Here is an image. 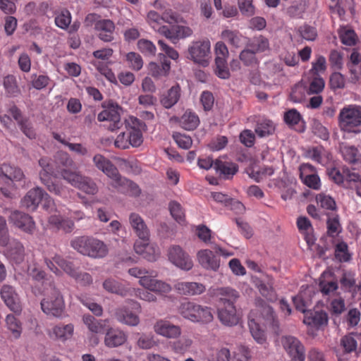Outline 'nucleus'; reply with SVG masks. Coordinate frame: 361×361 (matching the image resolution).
I'll return each mask as SVG.
<instances>
[{
	"instance_id": "ddd939ff",
	"label": "nucleus",
	"mask_w": 361,
	"mask_h": 361,
	"mask_svg": "<svg viewBox=\"0 0 361 361\" xmlns=\"http://www.w3.org/2000/svg\"><path fill=\"white\" fill-rule=\"evenodd\" d=\"M44 261L47 267L56 275H61L60 269L69 275L74 268L72 262L66 261L58 254L49 255L45 257Z\"/></svg>"
},
{
	"instance_id": "f257e3e1",
	"label": "nucleus",
	"mask_w": 361,
	"mask_h": 361,
	"mask_svg": "<svg viewBox=\"0 0 361 361\" xmlns=\"http://www.w3.org/2000/svg\"><path fill=\"white\" fill-rule=\"evenodd\" d=\"M275 316L271 307L264 301H259L248 315V326L253 338L259 344L266 341V336L261 324L274 325Z\"/></svg>"
},
{
	"instance_id": "a18cd8bd",
	"label": "nucleus",
	"mask_w": 361,
	"mask_h": 361,
	"mask_svg": "<svg viewBox=\"0 0 361 361\" xmlns=\"http://www.w3.org/2000/svg\"><path fill=\"white\" fill-rule=\"evenodd\" d=\"M104 288L112 293H116L122 296H126L129 289L125 288L121 283L113 279H107L103 283Z\"/></svg>"
},
{
	"instance_id": "a211bd4d",
	"label": "nucleus",
	"mask_w": 361,
	"mask_h": 361,
	"mask_svg": "<svg viewBox=\"0 0 361 361\" xmlns=\"http://www.w3.org/2000/svg\"><path fill=\"white\" fill-rule=\"evenodd\" d=\"M128 339L127 334L119 329L109 327L106 329L104 343L109 348H115L123 345Z\"/></svg>"
},
{
	"instance_id": "0e129e2a",
	"label": "nucleus",
	"mask_w": 361,
	"mask_h": 361,
	"mask_svg": "<svg viewBox=\"0 0 361 361\" xmlns=\"http://www.w3.org/2000/svg\"><path fill=\"white\" fill-rule=\"evenodd\" d=\"M69 276L73 278L77 283L81 284L82 286L90 285L92 283V278L90 274L87 272L78 271L75 267Z\"/></svg>"
},
{
	"instance_id": "f03ea898",
	"label": "nucleus",
	"mask_w": 361,
	"mask_h": 361,
	"mask_svg": "<svg viewBox=\"0 0 361 361\" xmlns=\"http://www.w3.org/2000/svg\"><path fill=\"white\" fill-rule=\"evenodd\" d=\"M214 295L219 298L223 305L218 310V317L221 322L226 326L236 325L239 322V317L236 313L234 303L239 295L233 288L225 287L215 290Z\"/></svg>"
},
{
	"instance_id": "2f4dec72",
	"label": "nucleus",
	"mask_w": 361,
	"mask_h": 361,
	"mask_svg": "<svg viewBox=\"0 0 361 361\" xmlns=\"http://www.w3.org/2000/svg\"><path fill=\"white\" fill-rule=\"evenodd\" d=\"M115 317L121 324L135 326L140 323L138 315L132 312L126 307H121L116 310Z\"/></svg>"
},
{
	"instance_id": "338daca9",
	"label": "nucleus",
	"mask_w": 361,
	"mask_h": 361,
	"mask_svg": "<svg viewBox=\"0 0 361 361\" xmlns=\"http://www.w3.org/2000/svg\"><path fill=\"white\" fill-rule=\"evenodd\" d=\"M215 73L221 79H228L230 77L229 69L227 66V60H215Z\"/></svg>"
},
{
	"instance_id": "052dcab7",
	"label": "nucleus",
	"mask_w": 361,
	"mask_h": 361,
	"mask_svg": "<svg viewBox=\"0 0 361 361\" xmlns=\"http://www.w3.org/2000/svg\"><path fill=\"white\" fill-rule=\"evenodd\" d=\"M326 224L328 235L331 237L336 236L341 231V226L337 215L329 216Z\"/></svg>"
},
{
	"instance_id": "f3484780",
	"label": "nucleus",
	"mask_w": 361,
	"mask_h": 361,
	"mask_svg": "<svg viewBox=\"0 0 361 361\" xmlns=\"http://www.w3.org/2000/svg\"><path fill=\"white\" fill-rule=\"evenodd\" d=\"M136 253L142 255L148 261H155L160 255L159 247L153 243H148V240H137L134 245Z\"/></svg>"
},
{
	"instance_id": "6ab92c4d",
	"label": "nucleus",
	"mask_w": 361,
	"mask_h": 361,
	"mask_svg": "<svg viewBox=\"0 0 361 361\" xmlns=\"http://www.w3.org/2000/svg\"><path fill=\"white\" fill-rule=\"evenodd\" d=\"M197 259L200 266L207 270L216 271L220 267V259L210 250H199L197 253Z\"/></svg>"
},
{
	"instance_id": "72a5a7b5",
	"label": "nucleus",
	"mask_w": 361,
	"mask_h": 361,
	"mask_svg": "<svg viewBox=\"0 0 361 361\" xmlns=\"http://www.w3.org/2000/svg\"><path fill=\"white\" fill-rule=\"evenodd\" d=\"M214 169L224 178L230 179L237 173L238 167L233 162L216 159L214 161Z\"/></svg>"
},
{
	"instance_id": "39448f33",
	"label": "nucleus",
	"mask_w": 361,
	"mask_h": 361,
	"mask_svg": "<svg viewBox=\"0 0 361 361\" xmlns=\"http://www.w3.org/2000/svg\"><path fill=\"white\" fill-rule=\"evenodd\" d=\"M178 312L185 319L199 324H209L213 321L212 308L191 301L182 302Z\"/></svg>"
},
{
	"instance_id": "4468645a",
	"label": "nucleus",
	"mask_w": 361,
	"mask_h": 361,
	"mask_svg": "<svg viewBox=\"0 0 361 361\" xmlns=\"http://www.w3.org/2000/svg\"><path fill=\"white\" fill-rule=\"evenodd\" d=\"M96 167L106 174L111 180V184L121 180V175L117 168L111 161L102 154H97L93 157Z\"/></svg>"
},
{
	"instance_id": "e433bc0d",
	"label": "nucleus",
	"mask_w": 361,
	"mask_h": 361,
	"mask_svg": "<svg viewBox=\"0 0 361 361\" xmlns=\"http://www.w3.org/2000/svg\"><path fill=\"white\" fill-rule=\"evenodd\" d=\"M5 325L13 339H18L23 332V324L13 314H8L5 317Z\"/></svg>"
},
{
	"instance_id": "4c0bfd02",
	"label": "nucleus",
	"mask_w": 361,
	"mask_h": 361,
	"mask_svg": "<svg viewBox=\"0 0 361 361\" xmlns=\"http://www.w3.org/2000/svg\"><path fill=\"white\" fill-rule=\"evenodd\" d=\"M159 57L161 61V64L159 65L157 63L151 62L149 64V70L151 75L153 77L159 78L161 76H165L168 75L170 68H171V63L169 61L166 59V57L164 54H159Z\"/></svg>"
},
{
	"instance_id": "9d476101",
	"label": "nucleus",
	"mask_w": 361,
	"mask_h": 361,
	"mask_svg": "<svg viewBox=\"0 0 361 361\" xmlns=\"http://www.w3.org/2000/svg\"><path fill=\"white\" fill-rule=\"evenodd\" d=\"M4 213L8 215L10 224L27 233H32L35 229V222L32 217L18 210L4 209Z\"/></svg>"
},
{
	"instance_id": "37998d69",
	"label": "nucleus",
	"mask_w": 361,
	"mask_h": 361,
	"mask_svg": "<svg viewBox=\"0 0 361 361\" xmlns=\"http://www.w3.org/2000/svg\"><path fill=\"white\" fill-rule=\"evenodd\" d=\"M82 322L90 331L94 334H99L103 332L106 321L98 320L90 314H85L82 317Z\"/></svg>"
},
{
	"instance_id": "a19ab883",
	"label": "nucleus",
	"mask_w": 361,
	"mask_h": 361,
	"mask_svg": "<svg viewBox=\"0 0 361 361\" xmlns=\"http://www.w3.org/2000/svg\"><path fill=\"white\" fill-rule=\"evenodd\" d=\"M247 47H250L256 54L269 49V39L263 35L255 36L246 42Z\"/></svg>"
},
{
	"instance_id": "393cba45",
	"label": "nucleus",
	"mask_w": 361,
	"mask_h": 361,
	"mask_svg": "<svg viewBox=\"0 0 361 361\" xmlns=\"http://www.w3.org/2000/svg\"><path fill=\"white\" fill-rule=\"evenodd\" d=\"M62 159L65 161L63 164L66 168L61 169L60 174L63 180L73 187H76L80 180L82 175L76 170H72L67 167L73 164V160L66 154H62Z\"/></svg>"
},
{
	"instance_id": "bf43d9fd",
	"label": "nucleus",
	"mask_w": 361,
	"mask_h": 361,
	"mask_svg": "<svg viewBox=\"0 0 361 361\" xmlns=\"http://www.w3.org/2000/svg\"><path fill=\"white\" fill-rule=\"evenodd\" d=\"M306 293L301 291L298 295L293 298V303L295 308L304 313L307 312V307L310 306V300L306 298Z\"/></svg>"
},
{
	"instance_id": "b1692460",
	"label": "nucleus",
	"mask_w": 361,
	"mask_h": 361,
	"mask_svg": "<svg viewBox=\"0 0 361 361\" xmlns=\"http://www.w3.org/2000/svg\"><path fill=\"white\" fill-rule=\"evenodd\" d=\"M174 288L178 293L188 296L201 295L206 290L204 284L189 281L178 282L175 284Z\"/></svg>"
},
{
	"instance_id": "774afa93",
	"label": "nucleus",
	"mask_w": 361,
	"mask_h": 361,
	"mask_svg": "<svg viewBox=\"0 0 361 361\" xmlns=\"http://www.w3.org/2000/svg\"><path fill=\"white\" fill-rule=\"evenodd\" d=\"M137 344L142 349H150L156 345V342L152 334H140Z\"/></svg>"
},
{
	"instance_id": "4d7b16f0",
	"label": "nucleus",
	"mask_w": 361,
	"mask_h": 361,
	"mask_svg": "<svg viewBox=\"0 0 361 361\" xmlns=\"http://www.w3.org/2000/svg\"><path fill=\"white\" fill-rule=\"evenodd\" d=\"M137 48L143 54L147 56H154L157 51L154 43L145 39H141L137 42Z\"/></svg>"
},
{
	"instance_id": "dca6fc26",
	"label": "nucleus",
	"mask_w": 361,
	"mask_h": 361,
	"mask_svg": "<svg viewBox=\"0 0 361 361\" xmlns=\"http://www.w3.org/2000/svg\"><path fill=\"white\" fill-rule=\"evenodd\" d=\"M154 332L166 338H176L181 334L179 326L164 319L158 320L154 325Z\"/></svg>"
},
{
	"instance_id": "864d4df0",
	"label": "nucleus",
	"mask_w": 361,
	"mask_h": 361,
	"mask_svg": "<svg viewBox=\"0 0 361 361\" xmlns=\"http://www.w3.org/2000/svg\"><path fill=\"white\" fill-rule=\"evenodd\" d=\"M339 35L342 43L348 46L355 45L357 40L354 30L348 27H342L340 30Z\"/></svg>"
},
{
	"instance_id": "58836bf2",
	"label": "nucleus",
	"mask_w": 361,
	"mask_h": 361,
	"mask_svg": "<svg viewBox=\"0 0 361 361\" xmlns=\"http://www.w3.org/2000/svg\"><path fill=\"white\" fill-rule=\"evenodd\" d=\"M112 186L126 192L130 196L137 197L140 195L141 190L138 185L133 181L123 178L121 176V180L118 183H112Z\"/></svg>"
},
{
	"instance_id": "423d86ee",
	"label": "nucleus",
	"mask_w": 361,
	"mask_h": 361,
	"mask_svg": "<svg viewBox=\"0 0 361 361\" xmlns=\"http://www.w3.org/2000/svg\"><path fill=\"white\" fill-rule=\"evenodd\" d=\"M188 58L203 67L209 65L212 59L211 42L208 39L192 41L188 48Z\"/></svg>"
},
{
	"instance_id": "de8ad7c7",
	"label": "nucleus",
	"mask_w": 361,
	"mask_h": 361,
	"mask_svg": "<svg viewBox=\"0 0 361 361\" xmlns=\"http://www.w3.org/2000/svg\"><path fill=\"white\" fill-rule=\"evenodd\" d=\"M361 340V334H350L345 336L341 341V344L347 353L355 351L357 348V341Z\"/></svg>"
},
{
	"instance_id": "9b49d317",
	"label": "nucleus",
	"mask_w": 361,
	"mask_h": 361,
	"mask_svg": "<svg viewBox=\"0 0 361 361\" xmlns=\"http://www.w3.org/2000/svg\"><path fill=\"white\" fill-rule=\"evenodd\" d=\"M1 298L7 307L16 314H20L23 307L18 294L9 285H4L1 289Z\"/></svg>"
},
{
	"instance_id": "a878e982",
	"label": "nucleus",
	"mask_w": 361,
	"mask_h": 361,
	"mask_svg": "<svg viewBox=\"0 0 361 361\" xmlns=\"http://www.w3.org/2000/svg\"><path fill=\"white\" fill-rule=\"evenodd\" d=\"M129 223L140 240H149V231L140 215L131 213L129 216Z\"/></svg>"
},
{
	"instance_id": "6e6552de",
	"label": "nucleus",
	"mask_w": 361,
	"mask_h": 361,
	"mask_svg": "<svg viewBox=\"0 0 361 361\" xmlns=\"http://www.w3.org/2000/svg\"><path fill=\"white\" fill-rule=\"evenodd\" d=\"M169 261L177 268L190 271L193 267V261L189 254L180 245H171L167 250Z\"/></svg>"
},
{
	"instance_id": "1a4fd4ad",
	"label": "nucleus",
	"mask_w": 361,
	"mask_h": 361,
	"mask_svg": "<svg viewBox=\"0 0 361 361\" xmlns=\"http://www.w3.org/2000/svg\"><path fill=\"white\" fill-rule=\"evenodd\" d=\"M122 108L116 103L109 102L104 106L97 116L99 121H108L109 125V129L111 131L121 128L123 123L121 121V114Z\"/></svg>"
},
{
	"instance_id": "f704fd0d",
	"label": "nucleus",
	"mask_w": 361,
	"mask_h": 361,
	"mask_svg": "<svg viewBox=\"0 0 361 361\" xmlns=\"http://www.w3.org/2000/svg\"><path fill=\"white\" fill-rule=\"evenodd\" d=\"M180 89L178 85L171 87L160 96V103L166 109L173 106L179 100Z\"/></svg>"
},
{
	"instance_id": "79ce46f5",
	"label": "nucleus",
	"mask_w": 361,
	"mask_h": 361,
	"mask_svg": "<svg viewBox=\"0 0 361 361\" xmlns=\"http://www.w3.org/2000/svg\"><path fill=\"white\" fill-rule=\"evenodd\" d=\"M274 130L275 126L271 120L266 118H259L257 121L255 131L259 137L271 135L274 132Z\"/></svg>"
},
{
	"instance_id": "7ed1b4c3",
	"label": "nucleus",
	"mask_w": 361,
	"mask_h": 361,
	"mask_svg": "<svg viewBox=\"0 0 361 361\" xmlns=\"http://www.w3.org/2000/svg\"><path fill=\"white\" fill-rule=\"evenodd\" d=\"M71 245L80 254L95 259L103 258L109 252L103 241L90 236L76 237L71 240Z\"/></svg>"
},
{
	"instance_id": "412c9836",
	"label": "nucleus",
	"mask_w": 361,
	"mask_h": 361,
	"mask_svg": "<svg viewBox=\"0 0 361 361\" xmlns=\"http://www.w3.org/2000/svg\"><path fill=\"white\" fill-rule=\"evenodd\" d=\"M4 250V256L13 264H19L25 258V249L22 243L16 240L8 242Z\"/></svg>"
},
{
	"instance_id": "c03bdc74",
	"label": "nucleus",
	"mask_w": 361,
	"mask_h": 361,
	"mask_svg": "<svg viewBox=\"0 0 361 361\" xmlns=\"http://www.w3.org/2000/svg\"><path fill=\"white\" fill-rule=\"evenodd\" d=\"M200 120L193 112L186 111L180 119V126L186 130H192L197 127Z\"/></svg>"
},
{
	"instance_id": "c85d7f7f",
	"label": "nucleus",
	"mask_w": 361,
	"mask_h": 361,
	"mask_svg": "<svg viewBox=\"0 0 361 361\" xmlns=\"http://www.w3.org/2000/svg\"><path fill=\"white\" fill-rule=\"evenodd\" d=\"M95 30L98 37L103 42H110L114 39L115 25L111 20L103 19L98 22Z\"/></svg>"
},
{
	"instance_id": "20e7f679",
	"label": "nucleus",
	"mask_w": 361,
	"mask_h": 361,
	"mask_svg": "<svg viewBox=\"0 0 361 361\" xmlns=\"http://www.w3.org/2000/svg\"><path fill=\"white\" fill-rule=\"evenodd\" d=\"M338 125L341 130L358 134L361 133V106L348 104L338 114Z\"/></svg>"
},
{
	"instance_id": "ea45409f",
	"label": "nucleus",
	"mask_w": 361,
	"mask_h": 361,
	"mask_svg": "<svg viewBox=\"0 0 361 361\" xmlns=\"http://www.w3.org/2000/svg\"><path fill=\"white\" fill-rule=\"evenodd\" d=\"M303 321L307 325L319 328L327 324L328 317L327 314L322 311L314 312L307 311L305 314Z\"/></svg>"
},
{
	"instance_id": "49530a36",
	"label": "nucleus",
	"mask_w": 361,
	"mask_h": 361,
	"mask_svg": "<svg viewBox=\"0 0 361 361\" xmlns=\"http://www.w3.org/2000/svg\"><path fill=\"white\" fill-rule=\"evenodd\" d=\"M72 17L69 11L63 9L56 11L54 13L55 25L62 29L67 30L71 23Z\"/></svg>"
},
{
	"instance_id": "0eeeda50",
	"label": "nucleus",
	"mask_w": 361,
	"mask_h": 361,
	"mask_svg": "<svg viewBox=\"0 0 361 361\" xmlns=\"http://www.w3.org/2000/svg\"><path fill=\"white\" fill-rule=\"evenodd\" d=\"M41 309L47 315L61 317L64 314L65 303L61 293L52 289L51 294L41 301Z\"/></svg>"
},
{
	"instance_id": "c9c22d12",
	"label": "nucleus",
	"mask_w": 361,
	"mask_h": 361,
	"mask_svg": "<svg viewBox=\"0 0 361 361\" xmlns=\"http://www.w3.org/2000/svg\"><path fill=\"white\" fill-rule=\"evenodd\" d=\"M221 37L235 48L240 47L247 42V38L238 30H224L221 33Z\"/></svg>"
},
{
	"instance_id": "5701e85b",
	"label": "nucleus",
	"mask_w": 361,
	"mask_h": 361,
	"mask_svg": "<svg viewBox=\"0 0 361 361\" xmlns=\"http://www.w3.org/2000/svg\"><path fill=\"white\" fill-rule=\"evenodd\" d=\"M340 152L344 160L352 164L354 169L361 168V153L357 147L342 143L340 145Z\"/></svg>"
},
{
	"instance_id": "2eb2a0df",
	"label": "nucleus",
	"mask_w": 361,
	"mask_h": 361,
	"mask_svg": "<svg viewBox=\"0 0 361 361\" xmlns=\"http://www.w3.org/2000/svg\"><path fill=\"white\" fill-rule=\"evenodd\" d=\"M0 177L5 183L19 182L25 183V176L19 167L4 164L0 168Z\"/></svg>"
},
{
	"instance_id": "69168bd1",
	"label": "nucleus",
	"mask_w": 361,
	"mask_h": 361,
	"mask_svg": "<svg viewBox=\"0 0 361 361\" xmlns=\"http://www.w3.org/2000/svg\"><path fill=\"white\" fill-rule=\"evenodd\" d=\"M316 200L317 204L324 209L329 210H334L336 209V202L329 195L320 193L317 195Z\"/></svg>"
},
{
	"instance_id": "680f3d73",
	"label": "nucleus",
	"mask_w": 361,
	"mask_h": 361,
	"mask_svg": "<svg viewBox=\"0 0 361 361\" xmlns=\"http://www.w3.org/2000/svg\"><path fill=\"white\" fill-rule=\"evenodd\" d=\"M3 85L6 92L10 95L15 96L20 92L16 77L12 75H8L4 78Z\"/></svg>"
},
{
	"instance_id": "cd10ccee",
	"label": "nucleus",
	"mask_w": 361,
	"mask_h": 361,
	"mask_svg": "<svg viewBox=\"0 0 361 361\" xmlns=\"http://www.w3.org/2000/svg\"><path fill=\"white\" fill-rule=\"evenodd\" d=\"M154 277L155 275L151 274L148 279L141 281V286L150 291L161 294L168 293L171 290V285Z\"/></svg>"
},
{
	"instance_id": "bb28decb",
	"label": "nucleus",
	"mask_w": 361,
	"mask_h": 361,
	"mask_svg": "<svg viewBox=\"0 0 361 361\" xmlns=\"http://www.w3.org/2000/svg\"><path fill=\"white\" fill-rule=\"evenodd\" d=\"M44 191L39 187L30 190L21 200L23 207L31 211L35 210L42 202Z\"/></svg>"
},
{
	"instance_id": "5fc2aeb1",
	"label": "nucleus",
	"mask_w": 361,
	"mask_h": 361,
	"mask_svg": "<svg viewBox=\"0 0 361 361\" xmlns=\"http://www.w3.org/2000/svg\"><path fill=\"white\" fill-rule=\"evenodd\" d=\"M126 61L130 68L140 71L143 66V60L141 56L136 52H129L126 55Z\"/></svg>"
},
{
	"instance_id": "13d9d810",
	"label": "nucleus",
	"mask_w": 361,
	"mask_h": 361,
	"mask_svg": "<svg viewBox=\"0 0 361 361\" xmlns=\"http://www.w3.org/2000/svg\"><path fill=\"white\" fill-rule=\"evenodd\" d=\"M239 59L246 66H254L257 63L256 53L254 52L250 47L244 49L240 53Z\"/></svg>"
},
{
	"instance_id": "f8f14e48",
	"label": "nucleus",
	"mask_w": 361,
	"mask_h": 361,
	"mask_svg": "<svg viewBox=\"0 0 361 361\" xmlns=\"http://www.w3.org/2000/svg\"><path fill=\"white\" fill-rule=\"evenodd\" d=\"M282 344L293 361H304L305 350L300 341L291 336H283Z\"/></svg>"
},
{
	"instance_id": "4be33fe9",
	"label": "nucleus",
	"mask_w": 361,
	"mask_h": 361,
	"mask_svg": "<svg viewBox=\"0 0 361 361\" xmlns=\"http://www.w3.org/2000/svg\"><path fill=\"white\" fill-rule=\"evenodd\" d=\"M75 326L72 323H59L51 328L49 334L51 338L63 343L73 336Z\"/></svg>"
},
{
	"instance_id": "603ef678",
	"label": "nucleus",
	"mask_w": 361,
	"mask_h": 361,
	"mask_svg": "<svg viewBox=\"0 0 361 361\" xmlns=\"http://www.w3.org/2000/svg\"><path fill=\"white\" fill-rule=\"evenodd\" d=\"M273 279H268L267 282L260 281L259 283V290L260 293L270 301H274L276 299V293L273 288Z\"/></svg>"
},
{
	"instance_id": "09e8293b",
	"label": "nucleus",
	"mask_w": 361,
	"mask_h": 361,
	"mask_svg": "<svg viewBox=\"0 0 361 361\" xmlns=\"http://www.w3.org/2000/svg\"><path fill=\"white\" fill-rule=\"evenodd\" d=\"M75 188L88 195H94L98 192V188L94 181L84 176H82Z\"/></svg>"
},
{
	"instance_id": "3c124183",
	"label": "nucleus",
	"mask_w": 361,
	"mask_h": 361,
	"mask_svg": "<svg viewBox=\"0 0 361 361\" xmlns=\"http://www.w3.org/2000/svg\"><path fill=\"white\" fill-rule=\"evenodd\" d=\"M39 165L42 168L39 173L41 181L45 182L46 180H49L54 172V169L51 164L50 159L47 157L41 158L39 160Z\"/></svg>"
},
{
	"instance_id": "473e14b6",
	"label": "nucleus",
	"mask_w": 361,
	"mask_h": 361,
	"mask_svg": "<svg viewBox=\"0 0 361 361\" xmlns=\"http://www.w3.org/2000/svg\"><path fill=\"white\" fill-rule=\"evenodd\" d=\"M217 360L220 361H248V350L245 347H240L238 353H234L231 357L230 350L227 348L221 349L217 354Z\"/></svg>"
},
{
	"instance_id": "c756f323",
	"label": "nucleus",
	"mask_w": 361,
	"mask_h": 361,
	"mask_svg": "<svg viewBox=\"0 0 361 361\" xmlns=\"http://www.w3.org/2000/svg\"><path fill=\"white\" fill-rule=\"evenodd\" d=\"M305 157L322 165H325L331 159L330 153L322 146L312 147L305 151Z\"/></svg>"
},
{
	"instance_id": "7c9ffc66",
	"label": "nucleus",
	"mask_w": 361,
	"mask_h": 361,
	"mask_svg": "<svg viewBox=\"0 0 361 361\" xmlns=\"http://www.w3.org/2000/svg\"><path fill=\"white\" fill-rule=\"evenodd\" d=\"M48 222L52 227L57 230H62L65 233H71L75 228L73 220L68 217H63L59 213L51 215Z\"/></svg>"
},
{
	"instance_id": "6e6d98bb",
	"label": "nucleus",
	"mask_w": 361,
	"mask_h": 361,
	"mask_svg": "<svg viewBox=\"0 0 361 361\" xmlns=\"http://www.w3.org/2000/svg\"><path fill=\"white\" fill-rule=\"evenodd\" d=\"M238 6L243 16L251 17L256 13L253 0H238Z\"/></svg>"
},
{
	"instance_id": "e2e57ef3",
	"label": "nucleus",
	"mask_w": 361,
	"mask_h": 361,
	"mask_svg": "<svg viewBox=\"0 0 361 361\" xmlns=\"http://www.w3.org/2000/svg\"><path fill=\"white\" fill-rule=\"evenodd\" d=\"M274 170L271 167H262L258 170H252L249 176L254 179L256 182H260L263 179L274 174Z\"/></svg>"
},
{
	"instance_id": "8fccbe9b",
	"label": "nucleus",
	"mask_w": 361,
	"mask_h": 361,
	"mask_svg": "<svg viewBox=\"0 0 361 361\" xmlns=\"http://www.w3.org/2000/svg\"><path fill=\"white\" fill-rule=\"evenodd\" d=\"M325 82L319 75H312L308 86L305 88L308 94H319L324 88Z\"/></svg>"
},
{
	"instance_id": "aec40b11",
	"label": "nucleus",
	"mask_w": 361,
	"mask_h": 361,
	"mask_svg": "<svg viewBox=\"0 0 361 361\" xmlns=\"http://www.w3.org/2000/svg\"><path fill=\"white\" fill-rule=\"evenodd\" d=\"M300 177L307 187L318 190L321 182L319 177L314 173V168L310 164H303L300 166Z\"/></svg>"
}]
</instances>
